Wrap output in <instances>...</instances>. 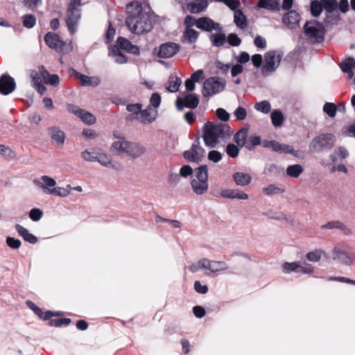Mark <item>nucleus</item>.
Returning <instances> with one entry per match:
<instances>
[{
	"instance_id": "nucleus-26",
	"label": "nucleus",
	"mask_w": 355,
	"mask_h": 355,
	"mask_svg": "<svg viewBox=\"0 0 355 355\" xmlns=\"http://www.w3.org/2000/svg\"><path fill=\"white\" fill-rule=\"evenodd\" d=\"M257 6L271 12L279 11L281 8L279 0H259Z\"/></svg>"
},
{
	"instance_id": "nucleus-54",
	"label": "nucleus",
	"mask_w": 355,
	"mask_h": 355,
	"mask_svg": "<svg viewBox=\"0 0 355 355\" xmlns=\"http://www.w3.org/2000/svg\"><path fill=\"white\" fill-rule=\"evenodd\" d=\"M6 244L12 249H19L21 245L20 240L13 237L8 236L6 238Z\"/></svg>"
},
{
	"instance_id": "nucleus-20",
	"label": "nucleus",
	"mask_w": 355,
	"mask_h": 355,
	"mask_svg": "<svg viewBox=\"0 0 355 355\" xmlns=\"http://www.w3.org/2000/svg\"><path fill=\"white\" fill-rule=\"evenodd\" d=\"M220 196L227 199H237L246 200L249 198V196L245 192L237 189H224L220 192Z\"/></svg>"
},
{
	"instance_id": "nucleus-58",
	"label": "nucleus",
	"mask_w": 355,
	"mask_h": 355,
	"mask_svg": "<svg viewBox=\"0 0 355 355\" xmlns=\"http://www.w3.org/2000/svg\"><path fill=\"white\" fill-rule=\"evenodd\" d=\"M207 157L210 161H211L214 163H217L221 160L222 154L220 152H218V150H211L208 153Z\"/></svg>"
},
{
	"instance_id": "nucleus-41",
	"label": "nucleus",
	"mask_w": 355,
	"mask_h": 355,
	"mask_svg": "<svg viewBox=\"0 0 355 355\" xmlns=\"http://www.w3.org/2000/svg\"><path fill=\"white\" fill-rule=\"evenodd\" d=\"M234 22L236 25L241 29L246 27V17L241 10H237L234 12Z\"/></svg>"
},
{
	"instance_id": "nucleus-36",
	"label": "nucleus",
	"mask_w": 355,
	"mask_h": 355,
	"mask_svg": "<svg viewBox=\"0 0 355 355\" xmlns=\"http://www.w3.org/2000/svg\"><path fill=\"white\" fill-rule=\"evenodd\" d=\"M199 33L191 28H187L183 34L184 41H187L191 44L196 42Z\"/></svg>"
},
{
	"instance_id": "nucleus-44",
	"label": "nucleus",
	"mask_w": 355,
	"mask_h": 355,
	"mask_svg": "<svg viewBox=\"0 0 355 355\" xmlns=\"http://www.w3.org/2000/svg\"><path fill=\"white\" fill-rule=\"evenodd\" d=\"M254 107L257 111L263 114L269 113L271 110L270 103L268 101L258 102L254 104Z\"/></svg>"
},
{
	"instance_id": "nucleus-59",
	"label": "nucleus",
	"mask_w": 355,
	"mask_h": 355,
	"mask_svg": "<svg viewBox=\"0 0 355 355\" xmlns=\"http://www.w3.org/2000/svg\"><path fill=\"white\" fill-rule=\"evenodd\" d=\"M42 211L37 208L32 209L29 212V217L33 221H38L42 216Z\"/></svg>"
},
{
	"instance_id": "nucleus-42",
	"label": "nucleus",
	"mask_w": 355,
	"mask_h": 355,
	"mask_svg": "<svg viewBox=\"0 0 355 355\" xmlns=\"http://www.w3.org/2000/svg\"><path fill=\"white\" fill-rule=\"evenodd\" d=\"M303 171V168L300 164H294L288 166L286 169V174L292 178H297Z\"/></svg>"
},
{
	"instance_id": "nucleus-61",
	"label": "nucleus",
	"mask_w": 355,
	"mask_h": 355,
	"mask_svg": "<svg viewBox=\"0 0 355 355\" xmlns=\"http://www.w3.org/2000/svg\"><path fill=\"white\" fill-rule=\"evenodd\" d=\"M234 116L239 121H243L246 118L247 112L243 107H238L234 111Z\"/></svg>"
},
{
	"instance_id": "nucleus-55",
	"label": "nucleus",
	"mask_w": 355,
	"mask_h": 355,
	"mask_svg": "<svg viewBox=\"0 0 355 355\" xmlns=\"http://www.w3.org/2000/svg\"><path fill=\"white\" fill-rule=\"evenodd\" d=\"M298 268L300 269V271L303 274L306 275L312 274L314 271V267L312 265L307 263L306 262H300V266H299Z\"/></svg>"
},
{
	"instance_id": "nucleus-18",
	"label": "nucleus",
	"mask_w": 355,
	"mask_h": 355,
	"mask_svg": "<svg viewBox=\"0 0 355 355\" xmlns=\"http://www.w3.org/2000/svg\"><path fill=\"white\" fill-rule=\"evenodd\" d=\"M300 22V14L293 10H289L282 16V23L289 29H295L299 26Z\"/></svg>"
},
{
	"instance_id": "nucleus-43",
	"label": "nucleus",
	"mask_w": 355,
	"mask_h": 355,
	"mask_svg": "<svg viewBox=\"0 0 355 355\" xmlns=\"http://www.w3.org/2000/svg\"><path fill=\"white\" fill-rule=\"evenodd\" d=\"M325 254V252L320 249H316L314 251L308 252L306 254V259L311 262H318L322 256Z\"/></svg>"
},
{
	"instance_id": "nucleus-11",
	"label": "nucleus",
	"mask_w": 355,
	"mask_h": 355,
	"mask_svg": "<svg viewBox=\"0 0 355 355\" xmlns=\"http://www.w3.org/2000/svg\"><path fill=\"white\" fill-rule=\"evenodd\" d=\"M305 34L315 42H320L323 39L324 28L322 24L313 20L306 22L304 26Z\"/></svg>"
},
{
	"instance_id": "nucleus-57",
	"label": "nucleus",
	"mask_w": 355,
	"mask_h": 355,
	"mask_svg": "<svg viewBox=\"0 0 355 355\" xmlns=\"http://www.w3.org/2000/svg\"><path fill=\"white\" fill-rule=\"evenodd\" d=\"M263 192L264 193H266V195H272V194L282 193L283 190H282L281 189L277 187L274 184H270V185H269L267 187H264L263 189Z\"/></svg>"
},
{
	"instance_id": "nucleus-30",
	"label": "nucleus",
	"mask_w": 355,
	"mask_h": 355,
	"mask_svg": "<svg viewBox=\"0 0 355 355\" xmlns=\"http://www.w3.org/2000/svg\"><path fill=\"white\" fill-rule=\"evenodd\" d=\"M155 119V115L154 114V111H153L150 107H148L145 110H141L139 113V116L137 119L142 123H150L153 122Z\"/></svg>"
},
{
	"instance_id": "nucleus-24",
	"label": "nucleus",
	"mask_w": 355,
	"mask_h": 355,
	"mask_svg": "<svg viewBox=\"0 0 355 355\" xmlns=\"http://www.w3.org/2000/svg\"><path fill=\"white\" fill-rule=\"evenodd\" d=\"M207 6V0H190L187 3V9L191 13L196 14L205 10Z\"/></svg>"
},
{
	"instance_id": "nucleus-31",
	"label": "nucleus",
	"mask_w": 355,
	"mask_h": 355,
	"mask_svg": "<svg viewBox=\"0 0 355 355\" xmlns=\"http://www.w3.org/2000/svg\"><path fill=\"white\" fill-rule=\"evenodd\" d=\"M39 72L41 73L46 83L53 86H57L59 84L60 79L58 76L55 74L50 75L43 66L39 67Z\"/></svg>"
},
{
	"instance_id": "nucleus-17",
	"label": "nucleus",
	"mask_w": 355,
	"mask_h": 355,
	"mask_svg": "<svg viewBox=\"0 0 355 355\" xmlns=\"http://www.w3.org/2000/svg\"><path fill=\"white\" fill-rule=\"evenodd\" d=\"M48 134L51 139L52 144L58 148H62L65 141V134L58 127H51L48 129Z\"/></svg>"
},
{
	"instance_id": "nucleus-56",
	"label": "nucleus",
	"mask_w": 355,
	"mask_h": 355,
	"mask_svg": "<svg viewBox=\"0 0 355 355\" xmlns=\"http://www.w3.org/2000/svg\"><path fill=\"white\" fill-rule=\"evenodd\" d=\"M227 40L229 44L232 46H238L241 43V39L237 36V35L234 33L229 34L227 37Z\"/></svg>"
},
{
	"instance_id": "nucleus-50",
	"label": "nucleus",
	"mask_w": 355,
	"mask_h": 355,
	"mask_svg": "<svg viewBox=\"0 0 355 355\" xmlns=\"http://www.w3.org/2000/svg\"><path fill=\"white\" fill-rule=\"evenodd\" d=\"M97 157V151H90L85 150L81 153V157L86 162H96Z\"/></svg>"
},
{
	"instance_id": "nucleus-64",
	"label": "nucleus",
	"mask_w": 355,
	"mask_h": 355,
	"mask_svg": "<svg viewBox=\"0 0 355 355\" xmlns=\"http://www.w3.org/2000/svg\"><path fill=\"white\" fill-rule=\"evenodd\" d=\"M216 115L223 121H227L230 119L229 113L223 108H218L216 110Z\"/></svg>"
},
{
	"instance_id": "nucleus-32",
	"label": "nucleus",
	"mask_w": 355,
	"mask_h": 355,
	"mask_svg": "<svg viewBox=\"0 0 355 355\" xmlns=\"http://www.w3.org/2000/svg\"><path fill=\"white\" fill-rule=\"evenodd\" d=\"M108 55L110 57L114 58V61L118 64H124L127 62L125 55L116 46H110Z\"/></svg>"
},
{
	"instance_id": "nucleus-6",
	"label": "nucleus",
	"mask_w": 355,
	"mask_h": 355,
	"mask_svg": "<svg viewBox=\"0 0 355 355\" xmlns=\"http://www.w3.org/2000/svg\"><path fill=\"white\" fill-rule=\"evenodd\" d=\"M80 0H71L67 12L66 14L65 21L69 32L74 34L77 31L78 22L80 19Z\"/></svg>"
},
{
	"instance_id": "nucleus-53",
	"label": "nucleus",
	"mask_w": 355,
	"mask_h": 355,
	"mask_svg": "<svg viewBox=\"0 0 355 355\" xmlns=\"http://www.w3.org/2000/svg\"><path fill=\"white\" fill-rule=\"evenodd\" d=\"M324 9L327 12H332L337 8V2L336 0H321Z\"/></svg>"
},
{
	"instance_id": "nucleus-1",
	"label": "nucleus",
	"mask_w": 355,
	"mask_h": 355,
	"mask_svg": "<svg viewBox=\"0 0 355 355\" xmlns=\"http://www.w3.org/2000/svg\"><path fill=\"white\" fill-rule=\"evenodd\" d=\"M126 12L125 24L131 33L140 35L153 28L152 17L148 6L132 1L127 5Z\"/></svg>"
},
{
	"instance_id": "nucleus-62",
	"label": "nucleus",
	"mask_w": 355,
	"mask_h": 355,
	"mask_svg": "<svg viewBox=\"0 0 355 355\" xmlns=\"http://www.w3.org/2000/svg\"><path fill=\"white\" fill-rule=\"evenodd\" d=\"M204 71L202 69H198L191 74L190 78L195 83H199L204 79Z\"/></svg>"
},
{
	"instance_id": "nucleus-12",
	"label": "nucleus",
	"mask_w": 355,
	"mask_h": 355,
	"mask_svg": "<svg viewBox=\"0 0 355 355\" xmlns=\"http://www.w3.org/2000/svg\"><path fill=\"white\" fill-rule=\"evenodd\" d=\"M282 60V56L279 53L274 51L267 52L264 55V64L262 69V73L268 75L275 71L279 67Z\"/></svg>"
},
{
	"instance_id": "nucleus-34",
	"label": "nucleus",
	"mask_w": 355,
	"mask_h": 355,
	"mask_svg": "<svg viewBox=\"0 0 355 355\" xmlns=\"http://www.w3.org/2000/svg\"><path fill=\"white\" fill-rule=\"evenodd\" d=\"M192 180H208L207 166L203 165L195 169Z\"/></svg>"
},
{
	"instance_id": "nucleus-21",
	"label": "nucleus",
	"mask_w": 355,
	"mask_h": 355,
	"mask_svg": "<svg viewBox=\"0 0 355 355\" xmlns=\"http://www.w3.org/2000/svg\"><path fill=\"white\" fill-rule=\"evenodd\" d=\"M15 80L10 76L4 74L0 78V93L8 95L15 89Z\"/></svg>"
},
{
	"instance_id": "nucleus-14",
	"label": "nucleus",
	"mask_w": 355,
	"mask_h": 355,
	"mask_svg": "<svg viewBox=\"0 0 355 355\" xmlns=\"http://www.w3.org/2000/svg\"><path fill=\"white\" fill-rule=\"evenodd\" d=\"M175 104L179 110H182L185 107L194 109L199 104V98L194 94H188L184 98H178Z\"/></svg>"
},
{
	"instance_id": "nucleus-63",
	"label": "nucleus",
	"mask_w": 355,
	"mask_h": 355,
	"mask_svg": "<svg viewBox=\"0 0 355 355\" xmlns=\"http://www.w3.org/2000/svg\"><path fill=\"white\" fill-rule=\"evenodd\" d=\"M161 103V96L157 93H154L152 94L150 99V105L154 107L155 108H157Z\"/></svg>"
},
{
	"instance_id": "nucleus-19",
	"label": "nucleus",
	"mask_w": 355,
	"mask_h": 355,
	"mask_svg": "<svg viewBox=\"0 0 355 355\" xmlns=\"http://www.w3.org/2000/svg\"><path fill=\"white\" fill-rule=\"evenodd\" d=\"M96 162H98L101 165L112 168L116 171H120L121 169V166L116 162L112 161V158L103 152L101 150H97V157Z\"/></svg>"
},
{
	"instance_id": "nucleus-28",
	"label": "nucleus",
	"mask_w": 355,
	"mask_h": 355,
	"mask_svg": "<svg viewBox=\"0 0 355 355\" xmlns=\"http://www.w3.org/2000/svg\"><path fill=\"white\" fill-rule=\"evenodd\" d=\"M233 179L236 185L245 187L248 185L252 181L250 174L243 172H236L233 174Z\"/></svg>"
},
{
	"instance_id": "nucleus-10",
	"label": "nucleus",
	"mask_w": 355,
	"mask_h": 355,
	"mask_svg": "<svg viewBox=\"0 0 355 355\" xmlns=\"http://www.w3.org/2000/svg\"><path fill=\"white\" fill-rule=\"evenodd\" d=\"M44 41L49 48L59 53L71 51L73 49L71 42L67 43L62 41L58 35L52 32L46 34Z\"/></svg>"
},
{
	"instance_id": "nucleus-5",
	"label": "nucleus",
	"mask_w": 355,
	"mask_h": 355,
	"mask_svg": "<svg viewBox=\"0 0 355 355\" xmlns=\"http://www.w3.org/2000/svg\"><path fill=\"white\" fill-rule=\"evenodd\" d=\"M33 182L46 195L58 196L67 194L64 189H60V187H55L56 181L49 175H42L40 178L34 179Z\"/></svg>"
},
{
	"instance_id": "nucleus-4",
	"label": "nucleus",
	"mask_w": 355,
	"mask_h": 355,
	"mask_svg": "<svg viewBox=\"0 0 355 355\" xmlns=\"http://www.w3.org/2000/svg\"><path fill=\"white\" fill-rule=\"evenodd\" d=\"M229 269L228 265L222 261L210 260L202 258L189 266L191 272L195 273L202 270L206 275H218Z\"/></svg>"
},
{
	"instance_id": "nucleus-13",
	"label": "nucleus",
	"mask_w": 355,
	"mask_h": 355,
	"mask_svg": "<svg viewBox=\"0 0 355 355\" xmlns=\"http://www.w3.org/2000/svg\"><path fill=\"white\" fill-rule=\"evenodd\" d=\"M180 46L175 42H166L154 49L155 55L164 59H168L176 55L180 51Z\"/></svg>"
},
{
	"instance_id": "nucleus-38",
	"label": "nucleus",
	"mask_w": 355,
	"mask_h": 355,
	"mask_svg": "<svg viewBox=\"0 0 355 355\" xmlns=\"http://www.w3.org/2000/svg\"><path fill=\"white\" fill-rule=\"evenodd\" d=\"M209 39L214 46L218 47L225 44L226 36L224 33L220 32L219 33L211 34Z\"/></svg>"
},
{
	"instance_id": "nucleus-46",
	"label": "nucleus",
	"mask_w": 355,
	"mask_h": 355,
	"mask_svg": "<svg viewBox=\"0 0 355 355\" xmlns=\"http://www.w3.org/2000/svg\"><path fill=\"white\" fill-rule=\"evenodd\" d=\"M300 266V262H284L282 264V271L285 274H288L296 270Z\"/></svg>"
},
{
	"instance_id": "nucleus-35",
	"label": "nucleus",
	"mask_w": 355,
	"mask_h": 355,
	"mask_svg": "<svg viewBox=\"0 0 355 355\" xmlns=\"http://www.w3.org/2000/svg\"><path fill=\"white\" fill-rule=\"evenodd\" d=\"M248 131V128H242L234 137V141L240 148L244 146L245 144Z\"/></svg>"
},
{
	"instance_id": "nucleus-25",
	"label": "nucleus",
	"mask_w": 355,
	"mask_h": 355,
	"mask_svg": "<svg viewBox=\"0 0 355 355\" xmlns=\"http://www.w3.org/2000/svg\"><path fill=\"white\" fill-rule=\"evenodd\" d=\"M117 45L123 50L126 51L128 53L138 55L139 54V48L132 44L128 40L124 37H119L117 40Z\"/></svg>"
},
{
	"instance_id": "nucleus-22",
	"label": "nucleus",
	"mask_w": 355,
	"mask_h": 355,
	"mask_svg": "<svg viewBox=\"0 0 355 355\" xmlns=\"http://www.w3.org/2000/svg\"><path fill=\"white\" fill-rule=\"evenodd\" d=\"M270 148L275 152L288 153L294 157H298L300 153L299 151L295 150L292 146L280 144L274 140L270 144Z\"/></svg>"
},
{
	"instance_id": "nucleus-48",
	"label": "nucleus",
	"mask_w": 355,
	"mask_h": 355,
	"mask_svg": "<svg viewBox=\"0 0 355 355\" xmlns=\"http://www.w3.org/2000/svg\"><path fill=\"white\" fill-rule=\"evenodd\" d=\"M23 25L27 28H33L36 24V18L33 15L28 14L22 17Z\"/></svg>"
},
{
	"instance_id": "nucleus-15",
	"label": "nucleus",
	"mask_w": 355,
	"mask_h": 355,
	"mask_svg": "<svg viewBox=\"0 0 355 355\" xmlns=\"http://www.w3.org/2000/svg\"><path fill=\"white\" fill-rule=\"evenodd\" d=\"M205 150L198 144H193L192 147L184 152V157L190 162H200L205 157Z\"/></svg>"
},
{
	"instance_id": "nucleus-51",
	"label": "nucleus",
	"mask_w": 355,
	"mask_h": 355,
	"mask_svg": "<svg viewBox=\"0 0 355 355\" xmlns=\"http://www.w3.org/2000/svg\"><path fill=\"white\" fill-rule=\"evenodd\" d=\"M79 117L83 122L89 125H92L96 122V117L92 114L85 110L82 111Z\"/></svg>"
},
{
	"instance_id": "nucleus-47",
	"label": "nucleus",
	"mask_w": 355,
	"mask_h": 355,
	"mask_svg": "<svg viewBox=\"0 0 355 355\" xmlns=\"http://www.w3.org/2000/svg\"><path fill=\"white\" fill-rule=\"evenodd\" d=\"M323 112L326 113L329 117L334 118L336 116L337 107L333 103H326L323 105Z\"/></svg>"
},
{
	"instance_id": "nucleus-60",
	"label": "nucleus",
	"mask_w": 355,
	"mask_h": 355,
	"mask_svg": "<svg viewBox=\"0 0 355 355\" xmlns=\"http://www.w3.org/2000/svg\"><path fill=\"white\" fill-rule=\"evenodd\" d=\"M195 291L200 294H206L208 292V287L205 284H202L200 281H196L194 282Z\"/></svg>"
},
{
	"instance_id": "nucleus-33",
	"label": "nucleus",
	"mask_w": 355,
	"mask_h": 355,
	"mask_svg": "<svg viewBox=\"0 0 355 355\" xmlns=\"http://www.w3.org/2000/svg\"><path fill=\"white\" fill-rule=\"evenodd\" d=\"M82 86L96 87L100 84V79L98 77H89L83 74H78Z\"/></svg>"
},
{
	"instance_id": "nucleus-39",
	"label": "nucleus",
	"mask_w": 355,
	"mask_h": 355,
	"mask_svg": "<svg viewBox=\"0 0 355 355\" xmlns=\"http://www.w3.org/2000/svg\"><path fill=\"white\" fill-rule=\"evenodd\" d=\"M127 110L131 112V114L128 117L129 120L137 119L139 113L142 109V105L140 103L130 104L127 105Z\"/></svg>"
},
{
	"instance_id": "nucleus-45",
	"label": "nucleus",
	"mask_w": 355,
	"mask_h": 355,
	"mask_svg": "<svg viewBox=\"0 0 355 355\" xmlns=\"http://www.w3.org/2000/svg\"><path fill=\"white\" fill-rule=\"evenodd\" d=\"M310 10L311 15L313 17H317L322 12V3L317 0L312 1L310 6Z\"/></svg>"
},
{
	"instance_id": "nucleus-27",
	"label": "nucleus",
	"mask_w": 355,
	"mask_h": 355,
	"mask_svg": "<svg viewBox=\"0 0 355 355\" xmlns=\"http://www.w3.org/2000/svg\"><path fill=\"white\" fill-rule=\"evenodd\" d=\"M191 186L196 194L202 195L208 190V180H191Z\"/></svg>"
},
{
	"instance_id": "nucleus-2",
	"label": "nucleus",
	"mask_w": 355,
	"mask_h": 355,
	"mask_svg": "<svg viewBox=\"0 0 355 355\" xmlns=\"http://www.w3.org/2000/svg\"><path fill=\"white\" fill-rule=\"evenodd\" d=\"M203 140L207 146L214 148L220 141L230 137L233 130L226 123L207 122L203 127Z\"/></svg>"
},
{
	"instance_id": "nucleus-23",
	"label": "nucleus",
	"mask_w": 355,
	"mask_h": 355,
	"mask_svg": "<svg viewBox=\"0 0 355 355\" xmlns=\"http://www.w3.org/2000/svg\"><path fill=\"white\" fill-rule=\"evenodd\" d=\"M340 68L347 75V78L355 85V75L352 72V69H355V60L352 58H348L342 62Z\"/></svg>"
},
{
	"instance_id": "nucleus-37",
	"label": "nucleus",
	"mask_w": 355,
	"mask_h": 355,
	"mask_svg": "<svg viewBox=\"0 0 355 355\" xmlns=\"http://www.w3.org/2000/svg\"><path fill=\"white\" fill-rule=\"evenodd\" d=\"M182 83V80L177 76H171L168 80V86L166 87L167 91L170 92H176Z\"/></svg>"
},
{
	"instance_id": "nucleus-8",
	"label": "nucleus",
	"mask_w": 355,
	"mask_h": 355,
	"mask_svg": "<svg viewBox=\"0 0 355 355\" xmlns=\"http://www.w3.org/2000/svg\"><path fill=\"white\" fill-rule=\"evenodd\" d=\"M336 143V137L331 133H322L314 137L310 144V150L320 153L331 149Z\"/></svg>"
},
{
	"instance_id": "nucleus-49",
	"label": "nucleus",
	"mask_w": 355,
	"mask_h": 355,
	"mask_svg": "<svg viewBox=\"0 0 355 355\" xmlns=\"http://www.w3.org/2000/svg\"><path fill=\"white\" fill-rule=\"evenodd\" d=\"M345 227H346L345 225L338 220L330 221V222H328L327 223L321 226L322 229H328V230L340 229V230H344L345 229Z\"/></svg>"
},
{
	"instance_id": "nucleus-40",
	"label": "nucleus",
	"mask_w": 355,
	"mask_h": 355,
	"mask_svg": "<svg viewBox=\"0 0 355 355\" xmlns=\"http://www.w3.org/2000/svg\"><path fill=\"white\" fill-rule=\"evenodd\" d=\"M271 121L275 127L282 126L284 120L282 112L279 110H274L270 114Z\"/></svg>"
},
{
	"instance_id": "nucleus-16",
	"label": "nucleus",
	"mask_w": 355,
	"mask_h": 355,
	"mask_svg": "<svg viewBox=\"0 0 355 355\" xmlns=\"http://www.w3.org/2000/svg\"><path fill=\"white\" fill-rule=\"evenodd\" d=\"M197 28L207 32L213 31L221 32L223 30L219 23L215 22L213 19L206 17L198 19Z\"/></svg>"
},
{
	"instance_id": "nucleus-9",
	"label": "nucleus",
	"mask_w": 355,
	"mask_h": 355,
	"mask_svg": "<svg viewBox=\"0 0 355 355\" xmlns=\"http://www.w3.org/2000/svg\"><path fill=\"white\" fill-rule=\"evenodd\" d=\"M226 83L219 77H210L204 82L202 94L205 97H209L223 92Z\"/></svg>"
},
{
	"instance_id": "nucleus-52",
	"label": "nucleus",
	"mask_w": 355,
	"mask_h": 355,
	"mask_svg": "<svg viewBox=\"0 0 355 355\" xmlns=\"http://www.w3.org/2000/svg\"><path fill=\"white\" fill-rule=\"evenodd\" d=\"M239 148L237 144H229L226 147V153L230 157L234 158L238 156Z\"/></svg>"
},
{
	"instance_id": "nucleus-29",
	"label": "nucleus",
	"mask_w": 355,
	"mask_h": 355,
	"mask_svg": "<svg viewBox=\"0 0 355 355\" xmlns=\"http://www.w3.org/2000/svg\"><path fill=\"white\" fill-rule=\"evenodd\" d=\"M15 230L19 236H21L26 241L31 244H35L37 242V238L35 235L31 234L26 228L24 227L21 225L17 224L15 225Z\"/></svg>"
},
{
	"instance_id": "nucleus-7",
	"label": "nucleus",
	"mask_w": 355,
	"mask_h": 355,
	"mask_svg": "<svg viewBox=\"0 0 355 355\" xmlns=\"http://www.w3.org/2000/svg\"><path fill=\"white\" fill-rule=\"evenodd\" d=\"M347 244L341 242L335 245L332 251V259L342 265L351 266L354 263L355 254L353 252H347Z\"/></svg>"
},
{
	"instance_id": "nucleus-3",
	"label": "nucleus",
	"mask_w": 355,
	"mask_h": 355,
	"mask_svg": "<svg viewBox=\"0 0 355 355\" xmlns=\"http://www.w3.org/2000/svg\"><path fill=\"white\" fill-rule=\"evenodd\" d=\"M110 150L117 155L136 158L144 153L145 148L137 143L130 142L124 137H116L112 144Z\"/></svg>"
}]
</instances>
